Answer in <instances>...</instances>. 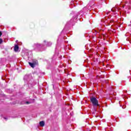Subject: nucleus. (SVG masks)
Instances as JSON below:
<instances>
[{
	"mask_svg": "<svg viewBox=\"0 0 131 131\" xmlns=\"http://www.w3.org/2000/svg\"><path fill=\"white\" fill-rule=\"evenodd\" d=\"M24 80L25 83L28 85L29 88H32L34 85L36 84L35 81L33 80L32 75L31 74H26L24 77Z\"/></svg>",
	"mask_w": 131,
	"mask_h": 131,
	"instance_id": "f257e3e1",
	"label": "nucleus"
},
{
	"mask_svg": "<svg viewBox=\"0 0 131 131\" xmlns=\"http://www.w3.org/2000/svg\"><path fill=\"white\" fill-rule=\"evenodd\" d=\"M43 47H45V45L39 43H35L33 45L34 51H36V52H42V51H45Z\"/></svg>",
	"mask_w": 131,
	"mask_h": 131,
	"instance_id": "f03ea898",
	"label": "nucleus"
},
{
	"mask_svg": "<svg viewBox=\"0 0 131 131\" xmlns=\"http://www.w3.org/2000/svg\"><path fill=\"white\" fill-rule=\"evenodd\" d=\"M90 101L92 104L93 107H99L100 104H99V101L95 97H92L90 98Z\"/></svg>",
	"mask_w": 131,
	"mask_h": 131,
	"instance_id": "7ed1b4c3",
	"label": "nucleus"
},
{
	"mask_svg": "<svg viewBox=\"0 0 131 131\" xmlns=\"http://www.w3.org/2000/svg\"><path fill=\"white\" fill-rule=\"evenodd\" d=\"M32 101H23L21 102V104H31V103L33 102V101H34V99L32 100Z\"/></svg>",
	"mask_w": 131,
	"mask_h": 131,
	"instance_id": "20e7f679",
	"label": "nucleus"
},
{
	"mask_svg": "<svg viewBox=\"0 0 131 131\" xmlns=\"http://www.w3.org/2000/svg\"><path fill=\"white\" fill-rule=\"evenodd\" d=\"M14 50V52H18V51H19V46L17 45H15Z\"/></svg>",
	"mask_w": 131,
	"mask_h": 131,
	"instance_id": "39448f33",
	"label": "nucleus"
},
{
	"mask_svg": "<svg viewBox=\"0 0 131 131\" xmlns=\"http://www.w3.org/2000/svg\"><path fill=\"white\" fill-rule=\"evenodd\" d=\"M29 64L30 66H31V67H32V68H34V66H35V63L29 62Z\"/></svg>",
	"mask_w": 131,
	"mask_h": 131,
	"instance_id": "423d86ee",
	"label": "nucleus"
},
{
	"mask_svg": "<svg viewBox=\"0 0 131 131\" xmlns=\"http://www.w3.org/2000/svg\"><path fill=\"white\" fill-rule=\"evenodd\" d=\"M40 126L43 127L45 126V122L43 121H41L39 123Z\"/></svg>",
	"mask_w": 131,
	"mask_h": 131,
	"instance_id": "0eeeda50",
	"label": "nucleus"
},
{
	"mask_svg": "<svg viewBox=\"0 0 131 131\" xmlns=\"http://www.w3.org/2000/svg\"><path fill=\"white\" fill-rule=\"evenodd\" d=\"M47 45V47H51L52 46V43L51 42H47V43H45L44 45Z\"/></svg>",
	"mask_w": 131,
	"mask_h": 131,
	"instance_id": "6e6552de",
	"label": "nucleus"
},
{
	"mask_svg": "<svg viewBox=\"0 0 131 131\" xmlns=\"http://www.w3.org/2000/svg\"><path fill=\"white\" fill-rule=\"evenodd\" d=\"M117 11V8L114 7L112 9V11L114 13H115Z\"/></svg>",
	"mask_w": 131,
	"mask_h": 131,
	"instance_id": "1a4fd4ad",
	"label": "nucleus"
},
{
	"mask_svg": "<svg viewBox=\"0 0 131 131\" xmlns=\"http://www.w3.org/2000/svg\"><path fill=\"white\" fill-rule=\"evenodd\" d=\"M72 22V20H71L70 21L68 22L67 24V26H68V25H71V23Z\"/></svg>",
	"mask_w": 131,
	"mask_h": 131,
	"instance_id": "9d476101",
	"label": "nucleus"
},
{
	"mask_svg": "<svg viewBox=\"0 0 131 131\" xmlns=\"http://www.w3.org/2000/svg\"><path fill=\"white\" fill-rule=\"evenodd\" d=\"M3 43V39L0 38V45H2Z\"/></svg>",
	"mask_w": 131,
	"mask_h": 131,
	"instance_id": "9b49d317",
	"label": "nucleus"
},
{
	"mask_svg": "<svg viewBox=\"0 0 131 131\" xmlns=\"http://www.w3.org/2000/svg\"><path fill=\"white\" fill-rule=\"evenodd\" d=\"M4 118L6 120H8V118L4 117Z\"/></svg>",
	"mask_w": 131,
	"mask_h": 131,
	"instance_id": "f8f14e48",
	"label": "nucleus"
},
{
	"mask_svg": "<svg viewBox=\"0 0 131 131\" xmlns=\"http://www.w3.org/2000/svg\"><path fill=\"white\" fill-rule=\"evenodd\" d=\"M2 34H3V33H2V32H0V36H2Z\"/></svg>",
	"mask_w": 131,
	"mask_h": 131,
	"instance_id": "ddd939ff",
	"label": "nucleus"
},
{
	"mask_svg": "<svg viewBox=\"0 0 131 131\" xmlns=\"http://www.w3.org/2000/svg\"><path fill=\"white\" fill-rule=\"evenodd\" d=\"M113 22H114L113 20H111V23H112Z\"/></svg>",
	"mask_w": 131,
	"mask_h": 131,
	"instance_id": "4468645a",
	"label": "nucleus"
},
{
	"mask_svg": "<svg viewBox=\"0 0 131 131\" xmlns=\"http://www.w3.org/2000/svg\"><path fill=\"white\" fill-rule=\"evenodd\" d=\"M94 2H96L97 0H93ZM100 1H103V0H100Z\"/></svg>",
	"mask_w": 131,
	"mask_h": 131,
	"instance_id": "2eb2a0df",
	"label": "nucleus"
},
{
	"mask_svg": "<svg viewBox=\"0 0 131 131\" xmlns=\"http://www.w3.org/2000/svg\"><path fill=\"white\" fill-rule=\"evenodd\" d=\"M43 42H47V41L44 40V41H43Z\"/></svg>",
	"mask_w": 131,
	"mask_h": 131,
	"instance_id": "dca6fc26",
	"label": "nucleus"
}]
</instances>
